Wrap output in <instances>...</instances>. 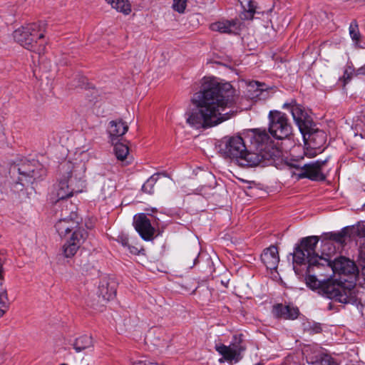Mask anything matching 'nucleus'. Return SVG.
Instances as JSON below:
<instances>
[{
    "label": "nucleus",
    "instance_id": "nucleus-30",
    "mask_svg": "<svg viewBox=\"0 0 365 365\" xmlns=\"http://www.w3.org/2000/svg\"><path fill=\"white\" fill-rule=\"evenodd\" d=\"M129 150L126 145L123 143H116L114 145V153L119 160H123L125 159L128 154Z\"/></svg>",
    "mask_w": 365,
    "mask_h": 365
},
{
    "label": "nucleus",
    "instance_id": "nucleus-38",
    "mask_svg": "<svg viewBox=\"0 0 365 365\" xmlns=\"http://www.w3.org/2000/svg\"><path fill=\"white\" fill-rule=\"evenodd\" d=\"M127 248L129 250V252L133 255H136L139 252L138 249L137 247H135V246L128 245V246H127Z\"/></svg>",
    "mask_w": 365,
    "mask_h": 365
},
{
    "label": "nucleus",
    "instance_id": "nucleus-11",
    "mask_svg": "<svg viewBox=\"0 0 365 365\" xmlns=\"http://www.w3.org/2000/svg\"><path fill=\"white\" fill-rule=\"evenodd\" d=\"M84 229L75 230L66 239L62 247L63 255L66 258L73 257L87 237Z\"/></svg>",
    "mask_w": 365,
    "mask_h": 365
},
{
    "label": "nucleus",
    "instance_id": "nucleus-22",
    "mask_svg": "<svg viewBox=\"0 0 365 365\" xmlns=\"http://www.w3.org/2000/svg\"><path fill=\"white\" fill-rule=\"evenodd\" d=\"M318 242V237L309 236L302 238L299 246L306 251L307 255H308L309 257V255H317L315 253V250Z\"/></svg>",
    "mask_w": 365,
    "mask_h": 365
},
{
    "label": "nucleus",
    "instance_id": "nucleus-1",
    "mask_svg": "<svg viewBox=\"0 0 365 365\" xmlns=\"http://www.w3.org/2000/svg\"><path fill=\"white\" fill-rule=\"evenodd\" d=\"M230 83H219L215 78H205L202 90L192 101L197 110L187 113V123L196 129L216 126L231 118L235 99Z\"/></svg>",
    "mask_w": 365,
    "mask_h": 365
},
{
    "label": "nucleus",
    "instance_id": "nucleus-7",
    "mask_svg": "<svg viewBox=\"0 0 365 365\" xmlns=\"http://www.w3.org/2000/svg\"><path fill=\"white\" fill-rule=\"evenodd\" d=\"M215 350L223 356V359H219L220 363H222L224 360L229 362H239L243 357L242 353L246 350L242 334L234 335L229 346L222 344H217Z\"/></svg>",
    "mask_w": 365,
    "mask_h": 365
},
{
    "label": "nucleus",
    "instance_id": "nucleus-34",
    "mask_svg": "<svg viewBox=\"0 0 365 365\" xmlns=\"http://www.w3.org/2000/svg\"><path fill=\"white\" fill-rule=\"evenodd\" d=\"M117 241L125 247L129 245L128 236L123 234L118 236Z\"/></svg>",
    "mask_w": 365,
    "mask_h": 365
},
{
    "label": "nucleus",
    "instance_id": "nucleus-20",
    "mask_svg": "<svg viewBox=\"0 0 365 365\" xmlns=\"http://www.w3.org/2000/svg\"><path fill=\"white\" fill-rule=\"evenodd\" d=\"M128 130V125L121 120H112L109 123L108 133L113 143L119 137L123 136Z\"/></svg>",
    "mask_w": 365,
    "mask_h": 365
},
{
    "label": "nucleus",
    "instance_id": "nucleus-31",
    "mask_svg": "<svg viewBox=\"0 0 365 365\" xmlns=\"http://www.w3.org/2000/svg\"><path fill=\"white\" fill-rule=\"evenodd\" d=\"M349 34L353 41L356 42L359 41L360 33L358 28V24L356 21H352L349 26Z\"/></svg>",
    "mask_w": 365,
    "mask_h": 365
},
{
    "label": "nucleus",
    "instance_id": "nucleus-17",
    "mask_svg": "<svg viewBox=\"0 0 365 365\" xmlns=\"http://www.w3.org/2000/svg\"><path fill=\"white\" fill-rule=\"evenodd\" d=\"M261 261L267 269L270 270L276 269L279 262L277 247L272 245L265 249L261 255Z\"/></svg>",
    "mask_w": 365,
    "mask_h": 365
},
{
    "label": "nucleus",
    "instance_id": "nucleus-8",
    "mask_svg": "<svg viewBox=\"0 0 365 365\" xmlns=\"http://www.w3.org/2000/svg\"><path fill=\"white\" fill-rule=\"evenodd\" d=\"M269 132L277 138L284 139L292 133V125L287 115L278 110H271L268 115Z\"/></svg>",
    "mask_w": 365,
    "mask_h": 365
},
{
    "label": "nucleus",
    "instance_id": "nucleus-16",
    "mask_svg": "<svg viewBox=\"0 0 365 365\" xmlns=\"http://www.w3.org/2000/svg\"><path fill=\"white\" fill-rule=\"evenodd\" d=\"M272 313L277 318L294 320L298 317L299 311L297 307L292 305L277 304L273 307Z\"/></svg>",
    "mask_w": 365,
    "mask_h": 365
},
{
    "label": "nucleus",
    "instance_id": "nucleus-15",
    "mask_svg": "<svg viewBox=\"0 0 365 365\" xmlns=\"http://www.w3.org/2000/svg\"><path fill=\"white\" fill-rule=\"evenodd\" d=\"M134 225L136 231L145 240H150L154 235L155 230L150 220L142 213L135 217Z\"/></svg>",
    "mask_w": 365,
    "mask_h": 365
},
{
    "label": "nucleus",
    "instance_id": "nucleus-10",
    "mask_svg": "<svg viewBox=\"0 0 365 365\" xmlns=\"http://www.w3.org/2000/svg\"><path fill=\"white\" fill-rule=\"evenodd\" d=\"M17 170L19 174V182L24 186L26 184L33 183L34 180L41 178L46 174L42 165L36 160H27L22 163L17 168Z\"/></svg>",
    "mask_w": 365,
    "mask_h": 365
},
{
    "label": "nucleus",
    "instance_id": "nucleus-26",
    "mask_svg": "<svg viewBox=\"0 0 365 365\" xmlns=\"http://www.w3.org/2000/svg\"><path fill=\"white\" fill-rule=\"evenodd\" d=\"M358 235L365 237V225L359 226L357 229ZM359 264L361 268V272L365 276V242L360 247L359 253Z\"/></svg>",
    "mask_w": 365,
    "mask_h": 365
},
{
    "label": "nucleus",
    "instance_id": "nucleus-40",
    "mask_svg": "<svg viewBox=\"0 0 365 365\" xmlns=\"http://www.w3.org/2000/svg\"><path fill=\"white\" fill-rule=\"evenodd\" d=\"M154 364L153 362L147 361H139L138 362H135L134 365H152Z\"/></svg>",
    "mask_w": 365,
    "mask_h": 365
},
{
    "label": "nucleus",
    "instance_id": "nucleus-9",
    "mask_svg": "<svg viewBox=\"0 0 365 365\" xmlns=\"http://www.w3.org/2000/svg\"><path fill=\"white\" fill-rule=\"evenodd\" d=\"M327 159L324 160H317L302 165H294L295 170L293 176L297 180L308 178L312 180H324V175L322 172V168L326 164Z\"/></svg>",
    "mask_w": 365,
    "mask_h": 365
},
{
    "label": "nucleus",
    "instance_id": "nucleus-19",
    "mask_svg": "<svg viewBox=\"0 0 365 365\" xmlns=\"http://www.w3.org/2000/svg\"><path fill=\"white\" fill-rule=\"evenodd\" d=\"M210 29L222 34H234L238 30L237 21L234 19L219 21L211 24Z\"/></svg>",
    "mask_w": 365,
    "mask_h": 365
},
{
    "label": "nucleus",
    "instance_id": "nucleus-39",
    "mask_svg": "<svg viewBox=\"0 0 365 365\" xmlns=\"http://www.w3.org/2000/svg\"><path fill=\"white\" fill-rule=\"evenodd\" d=\"M201 291L207 297V298L209 299L210 297L211 296V292L208 289V287H203V288H202Z\"/></svg>",
    "mask_w": 365,
    "mask_h": 365
},
{
    "label": "nucleus",
    "instance_id": "nucleus-13",
    "mask_svg": "<svg viewBox=\"0 0 365 365\" xmlns=\"http://www.w3.org/2000/svg\"><path fill=\"white\" fill-rule=\"evenodd\" d=\"M319 257V258H324L323 257H320L318 255H309L308 257V255H307V252L304 250H303L301 247L297 246L294 252L293 253V262L294 264L302 265V264H307V271L309 273H315L317 269H319L322 266H319L318 263H314V265L312 267L313 269L311 268V259H312L314 257Z\"/></svg>",
    "mask_w": 365,
    "mask_h": 365
},
{
    "label": "nucleus",
    "instance_id": "nucleus-12",
    "mask_svg": "<svg viewBox=\"0 0 365 365\" xmlns=\"http://www.w3.org/2000/svg\"><path fill=\"white\" fill-rule=\"evenodd\" d=\"M73 182L74 180L70 178L68 180H62L58 182L56 189L58 200H63L72 196L75 193L82 192L83 187H84V182H79L80 185L78 186H74Z\"/></svg>",
    "mask_w": 365,
    "mask_h": 365
},
{
    "label": "nucleus",
    "instance_id": "nucleus-32",
    "mask_svg": "<svg viewBox=\"0 0 365 365\" xmlns=\"http://www.w3.org/2000/svg\"><path fill=\"white\" fill-rule=\"evenodd\" d=\"M173 9L178 11L180 14L184 13L186 6H187V0H173Z\"/></svg>",
    "mask_w": 365,
    "mask_h": 365
},
{
    "label": "nucleus",
    "instance_id": "nucleus-3",
    "mask_svg": "<svg viewBox=\"0 0 365 365\" xmlns=\"http://www.w3.org/2000/svg\"><path fill=\"white\" fill-rule=\"evenodd\" d=\"M326 270L325 267H321L317 269L315 273H309L307 270L308 274L307 277V284L312 289L320 287L323 293L327 298L334 299L342 304H355L357 302V297L355 292L354 286L349 284L345 287L341 282H337L333 279L329 278L322 281L318 280L314 274L320 276L329 275V273L323 272Z\"/></svg>",
    "mask_w": 365,
    "mask_h": 365
},
{
    "label": "nucleus",
    "instance_id": "nucleus-6",
    "mask_svg": "<svg viewBox=\"0 0 365 365\" xmlns=\"http://www.w3.org/2000/svg\"><path fill=\"white\" fill-rule=\"evenodd\" d=\"M314 263H318L319 266L325 267L326 270L331 271L334 274L355 277L358 273V269L354 261L345 257H339L334 259L314 257L311 259L312 266ZM314 267H311L313 269Z\"/></svg>",
    "mask_w": 365,
    "mask_h": 365
},
{
    "label": "nucleus",
    "instance_id": "nucleus-21",
    "mask_svg": "<svg viewBox=\"0 0 365 365\" xmlns=\"http://www.w3.org/2000/svg\"><path fill=\"white\" fill-rule=\"evenodd\" d=\"M241 4L244 9V11L242 14V19L245 20L252 19L254 14L256 13L264 14L265 12L269 13L272 11V9H269L267 11H259L257 3L252 0H243L241 1Z\"/></svg>",
    "mask_w": 365,
    "mask_h": 365
},
{
    "label": "nucleus",
    "instance_id": "nucleus-36",
    "mask_svg": "<svg viewBox=\"0 0 365 365\" xmlns=\"http://www.w3.org/2000/svg\"><path fill=\"white\" fill-rule=\"evenodd\" d=\"M354 75L356 76H365V64L354 71Z\"/></svg>",
    "mask_w": 365,
    "mask_h": 365
},
{
    "label": "nucleus",
    "instance_id": "nucleus-18",
    "mask_svg": "<svg viewBox=\"0 0 365 365\" xmlns=\"http://www.w3.org/2000/svg\"><path fill=\"white\" fill-rule=\"evenodd\" d=\"M116 285L113 282L103 281L98 287V302L103 304L115 297Z\"/></svg>",
    "mask_w": 365,
    "mask_h": 365
},
{
    "label": "nucleus",
    "instance_id": "nucleus-28",
    "mask_svg": "<svg viewBox=\"0 0 365 365\" xmlns=\"http://www.w3.org/2000/svg\"><path fill=\"white\" fill-rule=\"evenodd\" d=\"M336 248L334 242L327 240L322 241V254L321 257L331 259V257L336 253Z\"/></svg>",
    "mask_w": 365,
    "mask_h": 365
},
{
    "label": "nucleus",
    "instance_id": "nucleus-23",
    "mask_svg": "<svg viewBox=\"0 0 365 365\" xmlns=\"http://www.w3.org/2000/svg\"><path fill=\"white\" fill-rule=\"evenodd\" d=\"M115 191V185L110 180L105 181L101 188L100 192L97 196L98 201L106 200L110 197Z\"/></svg>",
    "mask_w": 365,
    "mask_h": 365
},
{
    "label": "nucleus",
    "instance_id": "nucleus-29",
    "mask_svg": "<svg viewBox=\"0 0 365 365\" xmlns=\"http://www.w3.org/2000/svg\"><path fill=\"white\" fill-rule=\"evenodd\" d=\"M161 175L159 173H155L150 177L146 182L143 185L142 190L143 192H147L148 194H152L154 192V185L156 184L157 181L160 179Z\"/></svg>",
    "mask_w": 365,
    "mask_h": 365
},
{
    "label": "nucleus",
    "instance_id": "nucleus-27",
    "mask_svg": "<svg viewBox=\"0 0 365 365\" xmlns=\"http://www.w3.org/2000/svg\"><path fill=\"white\" fill-rule=\"evenodd\" d=\"M347 235V230L343 229L338 232H328L324 234L325 239L329 241L334 242V244L337 243L338 246H342L345 243L346 237Z\"/></svg>",
    "mask_w": 365,
    "mask_h": 365
},
{
    "label": "nucleus",
    "instance_id": "nucleus-24",
    "mask_svg": "<svg viewBox=\"0 0 365 365\" xmlns=\"http://www.w3.org/2000/svg\"><path fill=\"white\" fill-rule=\"evenodd\" d=\"M93 346L91 336L83 335L76 339L73 347L76 352H81L88 349L92 348Z\"/></svg>",
    "mask_w": 365,
    "mask_h": 365
},
{
    "label": "nucleus",
    "instance_id": "nucleus-41",
    "mask_svg": "<svg viewBox=\"0 0 365 365\" xmlns=\"http://www.w3.org/2000/svg\"><path fill=\"white\" fill-rule=\"evenodd\" d=\"M254 365H261V364L257 363V364H254Z\"/></svg>",
    "mask_w": 365,
    "mask_h": 365
},
{
    "label": "nucleus",
    "instance_id": "nucleus-4",
    "mask_svg": "<svg viewBox=\"0 0 365 365\" xmlns=\"http://www.w3.org/2000/svg\"><path fill=\"white\" fill-rule=\"evenodd\" d=\"M14 40L26 49L43 54L46 50L44 24L34 22L16 29L13 33Z\"/></svg>",
    "mask_w": 365,
    "mask_h": 365
},
{
    "label": "nucleus",
    "instance_id": "nucleus-14",
    "mask_svg": "<svg viewBox=\"0 0 365 365\" xmlns=\"http://www.w3.org/2000/svg\"><path fill=\"white\" fill-rule=\"evenodd\" d=\"M78 223L76 214L72 212L70 217L60 219L55 227L58 235L63 237L70 235L75 230L83 229L78 227Z\"/></svg>",
    "mask_w": 365,
    "mask_h": 365
},
{
    "label": "nucleus",
    "instance_id": "nucleus-35",
    "mask_svg": "<svg viewBox=\"0 0 365 365\" xmlns=\"http://www.w3.org/2000/svg\"><path fill=\"white\" fill-rule=\"evenodd\" d=\"M81 269L82 272H88L92 268H93V264L91 263H83V262L80 264Z\"/></svg>",
    "mask_w": 365,
    "mask_h": 365
},
{
    "label": "nucleus",
    "instance_id": "nucleus-2",
    "mask_svg": "<svg viewBox=\"0 0 365 365\" xmlns=\"http://www.w3.org/2000/svg\"><path fill=\"white\" fill-rule=\"evenodd\" d=\"M249 148L240 135L225 136L216 145L218 153L242 167L265 166L280 155L264 129L255 128L247 132Z\"/></svg>",
    "mask_w": 365,
    "mask_h": 365
},
{
    "label": "nucleus",
    "instance_id": "nucleus-25",
    "mask_svg": "<svg viewBox=\"0 0 365 365\" xmlns=\"http://www.w3.org/2000/svg\"><path fill=\"white\" fill-rule=\"evenodd\" d=\"M112 8L124 14H129L131 11V6L128 0H105Z\"/></svg>",
    "mask_w": 365,
    "mask_h": 365
},
{
    "label": "nucleus",
    "instance_id": "nucleus-33",
    "mask_svg": "<svg viewBox=\"0 0 365 365\" xmlns=\"http://www.w3.org/2000/svg\"><path fill=\"white\" fill-rule=\"evenodd\" d=\"M8 298L6 291L0 292V312L1 315L5 312V309L7 308Z\"/></svg>",
    "mask_w": 365,
    "mask_h": 365
},
{
    "label": "nucleus",
    "instance_id": "nucleus-37",
    "mask_svg": "<svg viewBox=\"0 0 365 365\" xmlns=\"http://www.w3.org/2000/svg\"><path fill=\"white\" fill-rule=\"evenodd\" d=\"M343 78L344 81V83H346L349 81H350V79L351 78V71H349L347 69L345 70L343 75Z\"/></svg>",
    "mask_w": 365,
    "mask_h": 365
},
{
    "label": "nucleus",
    "instance_id": "nucleus-5",
    "mask_svg": "<svg viewBox=\"0 0 365 365\" xmlns=\"http://www.w3.org/2000/svg\"><path fill=\"white\" fill-rule=\"evenodd\" d=\"M282 108L290 110L294 122L304 137L306 135H309V138L312 140L314 135H317L321 138L322 141L325 140V133L314 128L315 125L311 117L307 114L304 108L297 103L295 99L291 98L284 103Z\"/></svg>",
    "mask_w": 365,
    "mask_h": 365
}]
</instances>
